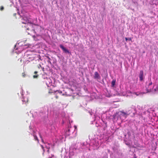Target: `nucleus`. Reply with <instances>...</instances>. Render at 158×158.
Returning a JSON list of instances; mask_svg holds the SVG:
<instances>
[{"instance_id":"nucleus-1","label":"nucleus","mask_w":158,"mask_h":158,"mask_svg":"<svg viewBox=\"0 0 158 158\" xmlns=\"http://www.w3.org/2000/svg\"><path fill=\"white\" fill-rule=\"evenodd\" d=\"M128 114L124 112L123 111H120L118 112H117L116 113L114 114L113 115V118L114 119H115L116 118L118 119L119 117L121 118V116L124 117L125 118H126Z\"/></svg>"},{"instance_id":"nucleus-2","label":"nucleus","mask_w":158,"mask_h":158,"mask_svg":"<svg viewBox=\"0 0 158 158\" xmlns=\"http://www.w3.org/2000/svg\"><path fill=\"white\" fill-rule=\"evenodd\" d=\"M60 47L62 49L63 51L66 53H69V51L66 48H64V46L62 44L60 45Z\"/></svg>"},{"instance_id":"nucleus-3","label":"nucleus","mask_w":158,"mask_h":158,"mask_svg":"<svg viewBox=\"0 0 158 158\" xmlns=\"http://www.w3.org/2000/svg\"><path fill=\"white\" fill-rule=\"evenodd\" d=\"M143 70H141L140 71L139 77V80L140 81H142L143 79Z\"/></svg>"},{"instance_id":"nucleus-4","label":"nucleus","mask_w":158,"mask_h":158,"mask_svg":"<svg viewBox=\"0 0 158 158\" xmlns=\"http://www.w3.org/2000/svg\"><path fill=\"white\" fill-rule=\"evenodd\" d=\"M94 78L95 79H100V77L97 72H95Z\"/></svg>"},{"instance_id":"nucleus-5","label":"nucleus","mask_w":158,"mask_h":158,"mask_svg":"<svg viewBox=\"0 0 158 158\" xmlns=\"http://www.w3.org/2000/svg\"><path fill=\"white\" fill-rule=\"evenodd\" d=\"M115 80H113L111 81V83L112 86V87L114 86V85H115Z\"/></svg>"},{"instance_id":"nucleus-6","label":"nucleus","mask_w":158,"mask_h":158,"mask_svg":"<svg viewBox=\"0 0 158 158\" xmlns=\"http://www.w3.org/2000/svg\"><path fill=\"white\" fill-rule=\"evenodd\" d=\"M33 136H34V139L35 140L37 141L38 142H39V139H38L37 137V136L36 135H33Z\"/></svg>"},{"instance_id":"nucleus-7","label":"nucleus","mask_w":158,"mask_h":158,"mask_svg":"<svg viewBox=\"0 0 158 158\" xmlns=\"http://www.w3.org/2000/svg\"><path fill=\"white\" fill-rule=\"evenodd\" d=\"M39 77V75L37 74L36 75H34L33 76V77L34 78H37Z\"/></svg>"},{"instance_id":"nucleus-8","label":"nucleus","mask_w":158,"mask_h":158,"mask_svg":"<svg viewBox=\"0 0 158 158\" xmlns=\"http://www.w3.org/2000/svg\"><path fill=\"white\" fill-rule=\"evenodd\" d=\"M22 76H23V77H25V76H26V74H25V73H24V72L23 73H22Z\"/></svg>"},{"instance_id":"nucleus-9","label":"nucleus","mask_w":158,"mask_h":158,"mask_svg":"<svg viewBox=\"0 0 158 158\" xmlns=\"http://www.w3.org/2000/svg\"><path fill=\"white\" fill-rule=\"evenodd\" d=\"M4 9V7L3 6H2L0 8V10H2Z\"/></svg>"},{"instance_id":"nucleus-10","label":"nucleus","mask_w":158,"mask_h":158,"mask_svg":"<svg viewBox=\"0 0 158 158\" xmlns=\"http://www.w3.org/2000/svg\"><path fill=\"white\" fill-rule=\"evenodd\" d=\"M56 91V92H58L59 93H60V94H61L62 93V92L61 91H59V90H57Z\"/></svg>"},{"instance_id":"nucleus-11","label":"nucleus","mask_w":158,"mask_h":158,"mask_svg":"<svg viewBox=\"0 0 158 158\" xmlns=\"http://www.w3.org/2000/svg\"><path fill=\"white\" fill-rule=\"evenodd\" d=\"M134 94L136 95L137 96H138L139 95V94H137V92H134Z\"/></svg>"},{"instance_id":"nucleus-12","label":"nucleus","mask_w":158,"mask_h":158,"mask_svg":"<svg viewBox=\"0 0 158 158\" xmlns=\"http://www.w3.org/2000/svg\"><path fill=\"white\" fill-rule=\"evenodd\" d=\"M41 148H42V149L44 151V147L42 145H41Z\"/></svg>"},{"instance_id":"nucleus-13","label":"nucleus","mask_w":158,"mask_h":158,"mask_svg":"<svg viewBox=\"0 0 158 158\" xmlns=\"http://www.w3.org/2000/svg\"><path fill=\"white\" fill-rule=\"evenodd\" d=\"M55 98L56 99H57L59 97L58 96L56 95L55 97Z\"/></svg>"},{"instance_id":"nucleus-14","label":"nucleus","mask_w":158,"mask_h":158,"mask_svg":"<svg viewBox=\"0 0 158 158\" xmlns=\"http://www.w3.org/2000/svg\"><path fill=\"white\" fill-rule=\"evenodd\" d=\"M152 84V82L151 81L150 83H149V85H150Z\"/></svg>"},{"instance_id":"nucleus-15","label":"nucleus","mask_w":158,"mask_h":158,"mask_svg":"<svg viewBox=\"0 0 158 158\" xmlns=\"http://www.w3.org/2000/svg\"><path fill=\"white\" fill-rule=\"evenodd\" d=\"M125 39L126 41H127L128 40V38H127V37H126L125 38Z\"/></svg>"},{"instance_id":"nucleus-16","label":"nucleus","mask_w":158,"mask_h":158,"mask_svg":"<svg viewBox=\"0 0 158 158\" xmlns=\"http://www.w3.org/2000/svg\"><path fill=\"white\" fill-rule=\"evenodd\" d=\"M38 73V72L37 71H35L34 72V73L35 74H37V73Z\"/></svg>"},{"instance_id":"nucleus-17","label":"nucleus","mask_w":158,"mask_h":158,"mask_svg":"<svg viewBox=\"0 0 158 158\" xmlns=\"http://www.w3.org/2000/svg\"><path fill=\"white\" fill-rule=\"evenodd\" d=\"M39 135H40V138L42 139V136L40 134H39Z\"/></svg>"},{"instance_id":"nucleus-18","label":"nucleus","mask_w":158,"mask_h":158,"mask_svg":"<svg viewBox=\"0 0 158 158\" xmlns=\"http://www.w3.org/2000/svg\"><path fill=\"white\" fill-rule=\"evenodd\" d=\"M41 141H42V142L43 143H44V140L42 138L41 139Z\"/></svg>"},{"instance_id":"nucleus-19","label":"nucleus","mask_w":158,"mask_h":158,"mask_svg":"<svg viewBox=\"0 0 158 158\" xmlns=\"http://www.w3.org/2000/svg\"><path fill=\"white\" fill-rule=\"evenodd\" d=\"M128 40H131V38H128Z\"/></svg>"},{"instance_id":"nucleus-20","label":"nucleus","mask_w":158,"mask_h":158,"mask_svg":"<svg viewBox=\"0 0 158 158\" xmlns=\"http://www.w3.org/2000/svg\"><path fill=\"white\" fill-rule=\"evenodd\" d=\"M27 30H29V29H28V28H27Z\"/></svg>"},{"instance_id":"nucleus-21","label":"nucleus","mask_w":158,"mask_h":158,"mask_svg":"<svg viewBox=\"0 0 158 158\" xmlns=\"http://www.w3.org/2000/svg\"><path fill=\"white\" fill-rule=\"evenodd\" d=\"M136 158V157H135V158Z\"/></svg>"}]
</instances>
